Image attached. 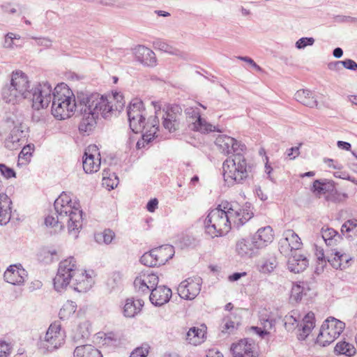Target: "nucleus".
Segmentation results:
<instances>
[{
    "label": "nucleus",
    "mask_w": 357,
    "mask_h": 357,
    "mask_svg": "<svg viewBox=\"0 0 357 357\" xmlns=\"http://www.w3.org/2000/svg\"><path fill=\"white\" fill-rule=\"evenodd\" d=\"M114 99L116 100L115 105H110L105 96L98 93H77L76 98L67 85L62 83L51 91L52 114L61 120L70 117L75 112L79 113L82 119L79 130L87 132L95 128L100 114L106 119L114 110L120 112L123 109V96L116 93Z\"/></svg>",
    "instance_id": "obj_1"
},
{
    "label": "nucleus",
    "mask_w": 357,
    "mask_h": 357,
    "mask_svg": "<svg viewBox=\"0 0 357 357\" xmlns=\"http://www.w3.org/2000/svg\"><path fill=\"white\" fill-rule=\"evenodd\" d=\"M253 215L250 206L241 208L236 202L223 201L211 210L204 220L206 233L212 238L227 234L231 224L239 229Z\"/></svg>",
    "instance_id": "obj_2"
},
{
    "label": "nucleus",
    "mask_w": 357,
    "mask_h": 357,
    "mask_svg": "<svg viewBox=\"0 0 357 357\" xmlns=\"http://www.w3.org/2000/svg\"><path fill=\"white\" fill-rule=\"evenodd\" d=\"M93 280L86 272L77 268L76 261L70 257L59 263L57 273L53 280L54 287L58 292L70 285L78 292L91 289Z\"/></svg>",
    "instance_id": "obj_3"
},
{
    "label": "nucleus",
    "mask_w": 357,
    "mask_h": 357,
    "mask_svg": "<svg viewBox=\"0 0 357 357\" xmlns=\"http://www.w3.org/2000/svg\"><path fill=\"white\" fill-rule=\"evenodd\" d=\"M10 84L23 93L24 99L32 102V107L36 110L47 107L50 103L52 86L47 82L38 83L31 89H29V82L27 76L22 71H16L12 74Z\"/></svg>",
    "instance_id": "obj_4"
},
{
    "label": "nucleus",
    "mask_w": 357,
    "mask_h": 357,
    "mask_svg": "<svg viewBox=\"0 0 357 357\" xmlns=\"http://www.w3.org/2000/svg\"><path fill=\"white\" fill-rule=\"evenodd\" d=\"M253 165L248 162L243 153L232 154L222 164L224 179L229 184L243 183L252 171Z\"/></svg>",
    "instance_id": "obj_5"
},
{
    "label": "nucleus",
    "mask_w": 357,
    "mask_h": 357,
    "mask_svg": "<svg viewBox=\"0 0 357 357\" xmlns=\"http://www.w3.org/2000/svg\"><path fill=\"white\" fill-rule=\"evenodd\" d=\"M54 206L61 218L66 219L68 232L77 238V234L82 227V211L75 204L71 205V200L65 192L55 200Z\"/></svg>",
    "instance_id": "obj_6"
},
{
    "label": "nucleus",
    "mask_w": 357,
    "mask_h": 357,
    "mask_svg": "<svg viewBox=\"0 0 357 357\" xmlns=\"http://www.w3.org/2000/svg\"><path fill=\"white\" fill-rule=\"evenodd\" d=\"M345 324L335 318L327 319L321 325L317 337V343L326 347L333 342L342 333Z\"/></svg>",
    "instance_id": "obj_7"
},
{
    "label": "nucleus",
    "mask_w": 357,
    "mask_h": 357,
    "mask_svg": "<svg viewBox=\"0 0 357 357\" xmlns=\"http://www.w3.org/2000/svg\"><path fill=\"white\" fill-rule=\"evenodd\" d=\"M130 128L137 133L144 130L145 126L146 112L143 102L139 99L132 100L127 109Z\"/></svg>",
    "instance_id": "obj_8"
},
{
    "label": "nucleus",
    "mask_w": 357,
    "mask_h": 357,
    "mask_svg": "<svg viewBox=\"0 0 357 357\" xmlns=\"http://www.w3.org/2000/svg\"><path fill=\"white\" fill-rule=\"evenodd\" d=\"M61 326L59 321H54L50 324L45 336V340L40 343V349L43 352H51L58 349L63 340L61 334Z\"/></svg>",
    "instance_id": "obj_9"
},
{
    "label": "nucleus",
    "mask_w": 357,
    "mask_h": 357,
    "mask_svg": "<svg viewBox=\"0 0 357 357\" xmlns=\"http://www.w3.org/2000/svg\"><path fill=\"white\" fill-rule=\"evenodd\" d=\"M182 108L178 105H172L163 111L162 126L169 132H174L180 128L183 119Z\"/></svg>",
    "instance_id": "obj_10"
},
{
    "label": "nucleus",
    "mask_w": 357,
    "mask_h": 357,
    "mask_svg": "<svg viewBox=\"0 0 357 357\" xmlns=\"http://www.w3.org/2000/svg\"><path fill=\"white\" fill-rule=\"evenodd\" d=\"M202 284V279L200 277L188 278L178 285L177 289L178 294L181 298L193 300L199 295Z\"/></svg>",
    "instance_id": "obj_11"
},
{
    "label": "nucleus",
    "mask_w": 357,
    "mask_h": 357,
    "mask_svg": "<svg viewBox=\"0 0 357 357\" xmlns=\"http://www.w3.org/2000/svg\"><path fill=\"white\" fill-rule=\"evenodd\" d=\"M99 156L98 149L96 145H89L85 149L82 163L83 169L86 173L91 174L98 171L100 166Z\"/></svg>",
    "instance_id": "obj_12"
},
{
    "label": "nucleus",
    "mask_w": 357,
    "mask_h": 357,
    "mask_svg": "<svg viewBox=\"0 0 357 357\" xmlns=\"http://www.w3.org/2000/svg\"><path fill=\"white\" fill-rule=\"evenodd\" d=\"M27 276V271L20 264L10 265L3 275L5 281L14 285L22 284Z\"/></svg>",
    "instance_id": "obj_13"
},
{
    "label": "nucleus",
    "mask_w": 357,
    "mask_h": 357,
    "mask_svg": "<svg viewBox=\"0 0 357 357\" xmlns=\"http://www.w3.org/2000/svg\"><path fill=\"white\" fill-rule=\"evenodd\" d=\"M327 261L336 269L344 270L350 266L352 257L345 253L335 249L331 250V253L327 252Z\"/></svg>",
    "instance_id": "obj_14"
},
{
    "label": "nucleus",
    "mask_w": 357,
    "mask_h": 357,
    "mask_svg": "<svg viewBox=\"0 0 357 357\" xmlns=\"http://www.w3.org/2000/svg\"><path fill=\"white\" fill-rule=\"evenodd\" d=\"M172 297V290L166 286L161 285L152 289L149 299L155 306L167 303Z\"/></svg>",
    "instance_id": "obj_15"
},
{
    "label": "nucleus",
    "mask_w": 357,
    "mask_h": 357,
    "mask_svg": "<svg viewBox=\"0 0 357 357\" xmlns=\"http://www.w3.org/2000/svg\"><path fill=\"white\" fill-rule=\"evenodd\" d=\"M134 54L137 61L143 65L150 67L156 65L155 54L151 49L144 45H138L135 48Z\"/></svg>",
    "instance_id": "obj_16"
},
{
    "label": "nucleus",
    "mask_w": 357,
    "mask_h": 357,
    "mask_svg": "<svg viewBox=\"0 0 357 357\" xmlns=\"http://www.w3.org/2000/svg\"><path fill=\"white\" fill-rule=\"evenodd\" d=\"M25 137L22 124L15 126L4 141V146L8 150H16L21 146L20 141Z\"/></svg>",
    "instance_id": "obj_17"
},
{
    "label": "nucleus",
    "mask_w": 357,
    "mask_h": 357,
    "mask_svg": "<svg viewBox=\"0 0 357 357\" xmlns=\"http://www.w3.org/2000/svg\"><path fill=\"white\" fill-rule=\"evenodd\" d=\"M252 238L257 248L266 247L273 240V229L270 226L261 227L257 230Z\"/></svg>",
    "instance_id": "obj_18"
},
{
    "label": "nucleus",
    "mask_w": 357,
    "mask_h": 357,
    "mask_svg": "<svg viewBox=\"0 0 357 357\" xmlns=\"http://www.w3.org/2000/svg\"><path fill=\"white\" fill-rule=\"evenodd\" d=\"M308 264L307 258L296 252L292 253L287 261L288 269L294 273L303 271L308 266Z\"/></svg>",
    "instance_id": "obj_19"
},
{
    "label": "nucleus",
    "mask_w": 357,
    "mask_h": 357,
    "mask_svg": "<svg viewBox=\"0 0 357 357\" xmlns=\"http://www.w3.org/2000/svg\"><path fill=\"white\" fill-rule=\"evenodd\" d=\"M236 250L237 253L241 257H252L257 253V250L252 238L241 239L236 243Z\"/></svg>",
    "instance_id": "obj_20"
},
{
    "label": "nucleus",
    "mask_w": 357,
    "mask_h": 357,
    "mask_svg": "<svg viewBox=\"0 0 357 357\" xmlns=\"http://www.w3.org/2000/svg\"><path fill=\"white\" fill-rule=\"evenodd\" d=\"M11 199L7 195L0 194V225H6L10 220Z\"/></svg>",
    "instance_id": "obj_21"
},
{
    "label": "nucleus",
    "mask_w": 357,
    "mask_h": 357,
    "mask_svg": "<svg viewBox=\"0 0 357 357\" xmlns=\"http://www.w3.org/2000/svg\"><path fill=\"white\" fill-rule=\"evenodd\" d=\"M155 257L159 266L165 264L174 255V247L171 245H164L155 248H153Z\"/></svg>",
    "instance_id": "obj_22"
},
{
    "label": "nucleus",
    "mask_w": 357,
    "mask_h": 357,
    "mask_svg": "<svg viewBox=\"0 0 357 357\" xmlns=\"http://www.w3.org/2000/svg\"><path fill=\"white\" fill-rule=\"evenodd\" d=\"M295 99L309 107H315L318 105L317 98L314 93L308 89H301L294 95Z\"/></svg>",
    "instance_id": "obj_23"
},
{
    "label": "nucleus",
    "mask_w": 357,
    "mask_h": 357,
    "mask_svg": "<svg viewBox=\"0 0 357 357\" xmlns=\"http://www.w3.org/2000/svg\"><path fill=\"white\" fill-rule=\"evenodd\" d=\"M234 357H252V346L248 340H241L237 344L231 346Z\"/></svg>",
    "instance_id": "obj_24"
},
{
    "label": "nucleus",
    "mask_w": 357,
    "mask_h": 357,
    "mask_svg": "<svg viewBox=\"0 0 357 357\" xmlns=\"http://www.w3.org/2000/svg\"><path fill=\"white\" fill-rule=\"evenodd\" d=\"M206 329V327L204 325H202V328H190L186 334V340L193 345L201 344L205 338Z\"/></svg>",
    "instance_id": "obj_25"
},
{
    "label": "nucleus",
    "mask_w": 357,
    "mask_h": 357,
    "mask_svg": "<svg viewBox=\"0 0 357 357\" xmlns=\"http://www.w3.org/2000/svg\"><path fill=\"white\" fill-rule=\"evenodd\" d=\"M2 98L8 103L15 104L18 100L24 99L23 93L16 89L13 84L6 85L2 89Z\"/></svg>",
    "instance_id": "obj_26"
},
{
    "label": "nucleus",
    "mask_w": 357,
    "mask_h": 357,
    "mask_svg": "<svg viewBox=\"0 0 357 357\" xmlns=\"http://www.w3.org/2000/svg\"><path fill=\"white\" fill-rule=\"evenodd\" d=\"M303 325L301 326V332L298 335L299 340H304L310 333L312 329L314 327V314L313 312H308L303 319Z\"/></svg>",
    "instance_id": "obj_27"
},
{
    "label": "nucleus",
    "mask_w": 357,
    "mask_h": 357,
    "mask_svg": "<svg viewBox=\"0 0 357 357\" xmlns=\"http://www.w3.org/2000/svg\"><path fill=\"white\" fill-rule=\"evenodd\" d=\"M143 305L144 302L142 300H137L135 301L133 298H128L123 307L124 316L126 317H135L141 310Z\"/></svg>",
    "instance_id": "obj_28"
},
{
    "label": "nucleus",
    "mask_w": 357,
    "mask_h": 357,
    "mask_svg": "<svg viewBox=\"0 0 357 357\" xmlns=\"http://www.w3.org/2000/svg\"><path fill=\"white\" fill-rule=\"evenodd\" d=\"M334 185L333 182L328 181L326 179H317L313 182L312 190L318 196L333 192Z\"/></svg>",
    "instance_id": "obj_29"
},
{
    "label": "nucleus",
    "mask_w": 357,
    "mask_h": 357,
    "mask_svg": "<svg viewBox=\"0 0 357 357\" xmlns=\"http://www.w3.org/2000/svg\"><path fill=\"white\" fill-rule=\"evenodd\" d=\"M234 143H235V139L225 135H218L215 141V144L220 151L227 155L231 153L230 147L234 146Z\"/></svg>",
    "instance_id": "obj_30"
},
{
    "label": "nucleus",
    "mask_w": 357,
    "mask_h": 357,
    "mask_svg": "<svg viewBox=\"0 0 357 357\" xmlns=\"http://www.w3.org/2000/svg\"><path fill=\"white\" fill-rule=\"evenodd\" d=\"M285 237L284 238V243L285 245L287 243L289 244L290 250H294V252H296V250L301 248L303 245L300 237L291 229H289L284 233Z\"/></svg>",
    "instance_id": "obj_31"
},
{
    "label": "nucleus",
    "mask_w": 357,
    "mask_h": 357,
    "mask_svg": "<svg viewBox=\"0 0 357 357\" xmlns=\"http://www.w3.org/2000/svg\"><path fill=\"white\" fill-rule=\"evenodd\" d=\"M341 233L347 238L353 239L357 236V219L347 220L342 225Z\"/></svg>",
    "instance_id": "obj_32"
},
{
    "label": "nucleus",
    "mask_w": 357,
    "mask_h": 357,
    "mask_svg": "<svg viewBox=\"0 0 357 357\" xmlns=\"http://www.w3.org/2000/svg\"><path fill=\"white\" fill-rule=\"evenodd\" d=\"M321 236L326 244L328 246L337 245L342 238L338 232L333 228L322 229Z\"/></svg>",
    "instance_id": "obj_33"
},
{
    "label": "nucleus",
    "mask_w": 357,
    "mask_h": 357,
    "mask_svg": "<svg viewBox=\"0 0 357 357\" xmlns=\"http://www.w3.org/2000/svg\"><path fill=\"white\" fill-rule=\"evenodd\" d=\"M191 129L204 133L213 131L221 132L220 130L216 128L215 126L208 123L205 119H202V117L192 123V127L191 128Z\"/></svg>",
    "instance_id": "obj_34"
},
{
    "label": "nucleus",
    "mask_w": 357,
    "mask_h": 357,
    "mask_svg": "<svg viewBox=\"0 0 357 357\" xmlns=\"http://www.w3.org/2000/svg\"><path fill=\"white\" fill-rule=\"evenodd\" d=\"M191 129L204 133L213 131L221 132L220 130L216 128L215 126L208 123L205 119H202V117L192 123V127L191 128Z\"/></svg>",
    "instance_id": "obj_35"
},
{
    "label": "nucleus",
    "mask_w": 357,
    "mask_h": 357,
    "mask_svg": "<svg viewBox=\"0 0 357 357\" xmlns=\"http://www.w3.org/2000/svg\"><path fill=\"white\" fill-rule=\"evenodd\" d=\"M334 351L337 355H344L348 357L354 356L356 352L354 346L346 341H341L337 343L335 347Z\"/></svg>",
    "instance_id": "obj_36"
},
{
    "label": "nucleus",
    "mask_w": 357,
    "mask_h": 357,
    "mask_svg": "<svg viewBox=\"0 0 357 357\" xmlns=\"http://www.w3.org/2000/svg\"><path fill=\"white\" fill-rule=\"evenodd\" d=\"M115 236L114 232L109 229H105L102 232L96 234L95 235V239L98 243H103L105 244H109Z\"/></svg>",
    "instance_id": "obj_37"
},
{
    "label": "nucleus",
    "mask_w": 357,
    "mask_h": 357,
    "mask_svg": "<svg viewBox=\"0 0 357 357\" xmlns=\"http://www.w3.org/2000/svg\"><path fill=\"white\" fill-rule=\"evenodd\" d=\"M140 262L149 267L158 266L159 264L155 257V253L153 249L148 252L144 253L140 258Z\"/></svg>",
    "instance_id": "obj_38"
},
{
    "label": "nucleus",
    "mask_w": 357,
    "mask_h": 357,
    "mask_svg": "<svg viewBox=\"0 0 357 357\" xmlns=\"http://www.w3.org/2000/svg\"><path fill=\"white\" fill-rule=\"evenodd\" d=\"M76 304L73 301H68L60 310L59 315L61 319H65L67 316L73 314L76 310Z\"/></svg>",
    "instance_id": "obj_39"
},
{
    "label": "nucleus",
    "mask_w": 357,
    "mask_h": 357,
    "mask_svg": "<svg viewBox=\"0 0 357 357\" xmlns=\"http://www.w3.org/2000/svg\"><path fill=\"white\" fill-rule=\"evenodd\" d=\"M155 136V128L151 130V132H145L142 135L141 139H139L137 142L136 147L138 149L144 148L145 144H148Z\"/></svg>",
    "instance_id": "obj_40"
},
{
    "label": "nucleus",
    "mask_w": 357,
    "mask_h": 357,
    "mask_svg": "<svg viewBox=\"0 0 357 357\" xmlns=\"http://www.w3.org/2000/svg\"><path fill=\"white\" fill-rule=\"evenodd\" d=\"M134 286L138 289V291H140L142 293H148L149 291H151V288L149 287V284L146 282L143 275L135 278L134 281Z\"/></svg>",
    "instance_id": "obj_41"
},
{
    "label": "nucleus",
    "mask_w": 357,
    "mask_h": 357,
    "mask_svg": "<svg viewBox=\"0 0 357 357\" xmlns=\"http://www.w3.org/2000/svg\"><path fill=\"white\" fill-rule=\"evenodd\" d=\"M66 221V219H61V216L56 213V217L54 215H47L45 219V224L46 226L54 227L58 225H61L60 227H63V222Z\"/></svg>",
    "instance_id": "obj_42"
},
{
    "label": "nucleus",
    "mask_w": 357,
    "mask_h": 357,
    "mask_svg": "<svg viewBox=\"0 0 357 357\" xmlns=\"http://www.w3.org/2000/svg\"><path fill=\"white\" fill-rule=\"evenodd\" d=\"M259 321L261 326L264 328L267 332H269V331L271 330L275 324V319L267 314L261 315Z\"/></svg>",
    "instance_id": "obj_43"
},
{
    "label": "nucleus",
    "mask_w": 357,
    "mask_h": 357,
    "mask_svg": "<svg viewBox=\"0 0 357 357\" xmlns=\"http://www.w3.org/2000/svg\"><path fill=\"white\" fill-rule=\"evenodd\" d=\"M82 357H102V355L98 349L88 344L83 347V354Z\"/></svg>",
    "instance_id": "obj_44"
},
{
    "label": "nucleus",
    "mask_w": 357,
    "mask_h": 357,
    "mask_svg": "<svg viewBox=\"0 0 357 357\" xmlns=\"http://www.w3.org/2000/svg\"><path fill=\"white\" fill-rule=\"evenodd\" d=\"M284 326L288 331H293L298 326V320L294 314L286 315L284 318Z\"/></svg>",
    "instance_id": "obj_45"
},
{
    "label": "nucleus",
    "mask_w": 357,
    "mask_h": 357,
    "mask_svg": "<svg viewBox=\"0 0 357 357\" xmlns=\"http://www.w3.org/2000/svg\"><path fill=\"white\" fill-rule=\"evenodd\" d=\"M276 259L273 257L265 261L260 267V271L264 273L272 272L276 267Z\"/></svg>",
    "instance_id": "obj_46"
},
{
    "label": "nucleus",
    "mask_w": 357,
    "mask_h": 357,
    "mask_svg": "<svg viewBox=\"0 0 357 357\" xmlns=\"http://www.w3.org/2000/svg\"><path fill=\"white\" fill-rule=\"evenodd\" d=\"M146 132H151L154 128H155V134L157 133L159 128V119L157 116H155L153 119H149L147 121H145Z\"/></svg>",
    "instance_id": "obj_47"
},
{
    "label": "nucleus",
    "mask_w": 357,
    "mask_h": 357,
    "mask_svg": "<svg viewBox=\"0 0 357 357\" xmlns=\"http://www.w3.org/2000/svg\"><path fill=\"white\" fill-rule=\"evenodd\" d=\"M34 150L33 144L24 146L19 153V159H24L26 161L32 155L31 151Z\"/></svg>",
    "instance_id": "obj_48"
},
{
    "label": "nucleus",
    "mask_w": 357,
    "mask_h": 357,
    "mask_svg": "<svg viewBox=\"0 0 357 357\" xmlns=\"http://www.w3.org/2000/svg\"><path fill=\"white\" fill-rule=\"evenodd\" d=\"M314 43V39L312 37H303L298 39L296 43V48L301 50L307 46L312 45Z\"/></svg>",
    "instance_id": "obj_49"
},
{
    "label": "nucleus",
    "mask_w": 357,
    "mask_h": 357,
    "mask_svg": "<svg viewBox=\"0 0 357 357\" xmlns=\"http://www.w3.org/2000/svg\"><path fill=\"white\" fill-rule=\"evenodd\" d=\"M1 174L6 178L16 177V173L13 168L7 167L4 164L0 163Z\"/></svg>",
    "instance_id": "obj_50"
},
{
    "label": "nucleus",
    "mask_w": 357,
    "mask_h": 357,
    "mask_svg": "<svg viewBox=\"0 0 357 357\" xmlns=\"http://www.w3.org/2000/svg\"><path fill=\"white\" fill-rule=\"evenodd\" d=\"M36 42V45L43 46L45 48H50L52 47V40L47 37H32Z\"/></svg>",
    "instance_id": "obj_51"
},
{
    "label": "nucleus",
    "mask_w": 357,
    "mask_h": 357,
    "mask_svg": "<svg viewBox=\"0 0 357 357\" xmlns=\"http://www.w3.org/2000/svg\"><path fill=\"white\" fill-rule=\"evenodd\" d=\"M143 277H144L146 282L149 284V287H150L151 289L155 287H158V283L159 278L157 275L154 273H149L147 275H143Z\"/></svg>",
    "instance_id": "obj_52"
},
{
    "label": "nucleus",
    "mask_w": 357,
    "mask_h": 357,
    "mask_svg": "<svg viewBox=\"0 0 357 357\" xmlns=\"http://www.w3.org/2000/svg\"><path fill=\"white\" fill-rule=\"evenodd\" d=\"M149 354V347H140L135 349L130 354V357H146Z\"/></svg>",
    "instance_id": "obj_53"
},
{
    "label": "nucleus",
    "mask_w": 357,
    "mask_h": 357,
    "mask_svg": "<svg viewBox=\"0 0 357 357\" xmlns=\"http://www.w3.org/2000/svg\"><path fill=\"white\" fill-rule=\"evenodd\" d=\"M185 114L186 117L188 119H191L192 120H198V119L201 118L200 114L197 109H194L192 107H188L185 110Z\"/></svg>",
    "instance_id": "obj_54"
},
{
    "label": "nucleus",
    "mask_w": 357,
    "mask_h": 357,
    "mask_svg": "<svg viewBox=\"0 0 357 357\" xmlns=\"http://www.w3.org/2000/svg\"><path fill=\"white\" fill-rule=\"evenodd\" d=\"M19 39L20 36H16L13 33H8L5 36L3 47L6 48H10L13 47V39Z\"/></svg>",
    "instance_id": "obj_55"
},
{
    "label": "nucleus",
    "mask_w": 357,
    "mask_h": 357,
    "mask_svg": "<svg viewBox=\"0 0 357 357\" xmlns=\"http://www.w3.org/2000/svg\"><path fill=\"white\" fill-rule=\"evenodd\" d=\"M342 67L350 70H357V63L351 59H347L341 61Z\"/></svg>",
    "instance_id": "obj_56"
},
{
    "label": "nucleus",
    "mask_w": 357,
    "mask_h": 357,
    "mask_svg": "<svg viewBox=\"0 0 357 357\" xmlns=\"http://www.w3.org/2000/svg\"><path fill=\"white\" fill-rule=\"evenodd\" d=\"M231 153H242V152L246 149V146L245 144H243L238 142L236 139H235V143H234V146H231Z\"/></svg>",
    "instance_id": "obj_57"
},
{
    "label": "nucleus",
    "mask_w": 357,
    "mask_h": 357,
    "mask_svg": "<svg viewBox=\"0 0 357 357\" xmlns=\"http://www.w3.org/2000/svg\"><path fill=\"white\" fill-rule=\"evenodd\" d=\"M290 248H291L289 243L285 245V243H284V238L280 240L279 243V250L281 254L287 256L289 255V252H291V254L294 253V251L292 250H290Z\"/></svg>",
    "instance_id": "obj_58"
},
{
    "label": "nucleus",
    "mask_w": 357,
    "mask_h": 357,
    "mask_svg": "<svg viewBox=\"0 0 357 357\" xmlns=\"http://www.w3.org/2000/svg\"><path fill=\"white\" fill-rule=\"evenodd\" d=\"M115 181L112 180L110 178H107L105 176H103V185H106L111 189H114L118 185V177L114 174Z\"/></svg>",
    "instance_id": "obj_59"
},
{
    "label": "nucleus",
    "mask_w": 357,
    "mask_h": 357,
    "mask_svg": "<svg viewBox=\"0 0 357 357\" xmlns=\"http://www.w3.org/2000/svg\"><path fill=\"white\" fill-rule=\"evenodd\" d=\"M153 45L155 47H158L159 50L165 52H170V50L172 49V47H170L165 42L161 40H157L154 42Z\"/></svg>",
    "instance_id": "obj_60"
},
{
    "label": "nucleus",
    "mask_w": 357,
    "mask_h": 357,
    "mask_svg": "<svg viewBox=\"0 0 357 357\" xmlns=\"http://www.w3.org/2000/svg\"><path fill=\"white\" fill-rule=\"evenodd\" d=\"M10 353L9 344L5 342H0V357H6Z\"/></svg>",
    "instance_id": "obj_61"
},
{
    "label": "nucleus",
    "mask_w": 357,
    "mask_h": 357,
    "mask_svg": "<svg viewBox=\"0 0 357 357\" xmlns=\"http://www.w3.org/2000/svg\"><path fill=\"white\" fill-rule=\"evenodd\" d=\"M238 59L241 61H243L248 63H249L250 65H251L253 68H255L256 70H259V71H261V68L260 66H259L255 62V61L248 57V56H238Z\"/></svg>",
    "instance_id": "obj_62"
},
{
    "label": "nucleus",
    "mask_w": 357,
    "mask_h": 357,
    "mask_svg": "<svg viewBox=\"0 0 357 357\" xmlns=\"http://www.w3.org/2000/svg\"><path fill=\"white\" fill-rule=\"evenodd\" d=\"M301 145V144H300L298 146L291 147L287 150V154L290 159H294L299 155V147Z\"/></svg>",
    "instance_id": "obj_63"
},
{
    "label": "nucleus",
    "mask_w": 357,
    "mask_h": 357,
    "mask_svg": "<svg viewBox=\"0 0 357 357\" xmlns=\"http://www.w3.org/2000/svg\"><path fill=\"white\" fill-rule=\"evenodd\" d=\"M158 201L156 198L151 199L146 204V209L149 212H154L158 207Z\"/></svg>",
    "instance_id": "obj_64"
}]
</instances>
